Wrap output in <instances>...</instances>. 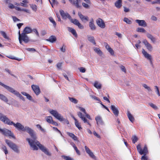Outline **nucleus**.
<instances>
[{
	"instance_id": "1",
	"label": "nucleus",
	"mask_w": 160,
	"mask_h": 160,
	"mask_svg": "<svg viewBox=\"0 0 160 160\" xmlns=\"http://www.w3.org/2000/svg\"><path fill=\"white\" fill-rule=\"evenodd\" d=\"M7 124L9 125H13L19 131H22L24 132L27 131L29 134L32 139L27 138L26 140L28 141L29 144L33 150H38V148L37 147V146L46 154L49 156H51V154L48 151V150L37 140L35 132L31 128L27 126L24 127L23 125L19 122H17L15 124L13 122L11 121L10 119Z\"/></svg>"
},
{
	"instance_id": "2",
	"label": "nucleus",
	"mask_w": 160,
	"mask_h": 160,
	"mask_svg": "<svg viewBox=\"0 0 160 160\" xmlns=\"http://www.w3.org/2000/svg\"><path fill=\"white\" fill-rule=\"evenodd\" d=\"M59 12L62 18L66 19L68 18L70 20L72 23L78 26L79 29H83L84 28V27L83 25H82L77 19H72L71 16L68 12H64L62 9L59 10Z\"/></svg>"
},
{
	"instance_id": "3",
	"label": "nucleus",
	"mask_w": 160,
	"mask_h": 160,
	"mask_svg": "<svg viewBox=\"0 0 160 160\" xmlns=\"http://www.w3.org/2000/svg\"><path fill=\"white\" fill-rule=\"evenodd\" d=\"M0 85L5 88L6 89L9 91L10 92L16 95L17 97H19L20 99L22 100L23 101H25V100L24 97L21 94H20L18 92L12 88L5 85L0 82Z\"/></svg>"
},
{
	"instance_id": "4",
	"label": "nucleus",
	"mask_w": 160,
	"mask_h": 160,
	"mask_svg": "<svg viewBox=\"0 0 160 160\" xmlns=\"http://www.w3.org/2000/svg\"><path fill=\"white\" fill-rule=\"evenodd\" d=\"M49 112L52 114L56 119L60 121H64L66 123L68 124H69V121L67 119L63 118L61 114H59L57 111L52 109L49 111Z\"/></svg>"
},
{
	"instance_id": "5",
	"label": "nucleus",
	"mask_w": 160,
	"mask_h": 160,
	"mask_svg": "<svg viewBox=\"0 0 160 160\" xmlns=\"http://www.w3.org/2000/svg\"><path fill=\"white\" fill-rule=\"evenodd\" d=\"M78 116L81 118L84 123H87L91 126V124L89 123V121L85 118V116L88 119L91 120V118L90 116L88 114L86 113V114H82L80 112H78L77 114Z\"/></svg>"
},
{
	"instance_id": "6",
	"label": "nucleus",
	"mask_w": 160,
	"mask_h": 160,
	"mask_svg": "<svg viewBox=\"0 0 160 160\" xmlns=\"http://www.w3.org/2000/svg\"><path fill=\"white\" fill-rule=\"evenodd\" d=\"M5 142L11 148L17 153H18L19 150L18 146L14 143L8 139L5 140Z\"/></svg>"
},
{
	"instance_id": "7",
	"label": "nucleus",
	"mask_w": 160,
	"mask_h": 160,
	"mask_svg": "<svg viewBox=\"0 0 160 160\" xmlns=\"http://www.w3.org/2000/svg\"><path fill=\"white\" fill-rule=\"evenodd\" d=\"M137 149L141 155H146L148 152V149L146 146H145L142 149L141 147L140 144H139L137 146Z\"/></svg>"
},
{
	"instance_id": "8",
	"label": "nucleus",
	"mask_w": 160,
	"mask_h": 160,
	"mask_svg": "<svg viewBox=\"0 0 160 160\" xmlns=\"http://www.w3.org/2000/svg\"><path fill=\"white\" fill-rule=\"evenodd\" d=\"M0 132L5 136H11L14 138H15L14 136L11 132V131L7 129H1Z\"/></svg>"
},
{
	"instance_id": "9",
	"label": "nucleus",
	"mask_w": 160,
	"mask_h": 160,
	"mask_svg": "<svg viewBox=\"0 0 160 160\" xmlns=\"http://www.w3.org/2000/svg\"><path fill=\"white\" fill-rule=\"evenodd\" d=\"M78 15L80 19L82 22L85 23L89 21L88 17L83 15L81 12H78Z\"/></svg>"
},
{
	"instance_id": "10",
	"label": "nucleus",
	"mask_w": 160,
	"mask_h": 160,
	"mask_svg": "<svg viewBox=\"0 0 160 160\" xmlns=\"http://www.w3.org/2000/svg\"><path fill=\"white\" fill-rule=\"evenodd\" d=\"M97 23L98 25L102 28L105 27V25L103 20L100 18H98L97 20Z\"/></svg>"
},
{
	"instance_id": "11",
	"label": "nucleus",
	"mask_w": 160,
	"mask_h": 160,
	"mask_svg": "<svg viewBox=\"0 0 160 160\" xmlns=\"http://www.w3.org/2000/svg\"><path fill=\"white\" fill-rule=\"evenodd\" d=\"M135 22L138 24L139 26L144 27L147 26V23L144 20L136 19Z\"/></svg>"
},
{
	"instance_id": "12",
	"label": "nucleus",
	"mask_w": 160,
	"mask_h": 160,
	"mask_svg": "<svg viewBox=\"0 0 160 160\" xmlns=\"http://www.w3.org/2000/svg\"><path fill=\"white\" fill-rule=\"evenodd\" d=\"M32 29L30 27H25L23 30V33L25 34V37L26 38H29L26 34L30 33L32 32Z\"/></svg>"
},
{
	"instance_id": "13",
	"label": "nucleus",
	"mask_w": 160,
	"mask_h": 160,
	"mask_svg": "<svg viewBox=\"0 0 160 160\" xmlns=\"http://www.w3.org/2000/svg\"><path fill=\"white\" fill-rule=\"evenodd\" d=\"M85 148L86 152L89 155L90 157L93 158H95V156L88 148L85 146Z\"/></svg>"
},
{
	"instance_id": "14",
	"label": "nucleus",
	"mask_w": 160,
	"mask_h": 160,
	"mask_svg": "<svg viewBox=\"0 0 160 160\" xmlns=\"http://www.w3.org/2000/svg\"><path fill=\"white\" fill-rule=\"evenodd\" d=\"M9 119L6 116H4L1 113H0V120L3 122L5 124H7Z\"/></svg>"
},
{
	"instance_id": "15",
	"label": "nucleus",
	"mask_w": 160,
	"mask_h": 160,
	"mask_svg": "<svg viewBox=\"0 0 160 160\" xmlns=\"http://www.w3.org/2000/svg\"><path fill=\"white\" fill-rule=\"evenodd\" d=\"M32 88L37 95H38L40 93V89L38 86L33 85L32 86Z\"/></svg>"
},
{
	"instance_id": "16",
	"label": "nucleus",
	"mask_w": 160,
	"mask_h": 160,
	"mask_svg": "<svg viewBox=\"0 0 160 160\" xmlns=\"http://www.w3.org/2000/svg\"><path fill=\"white\" fill-rule=\"evenodd\" d=\"M95 120L97 124L98 125H102L104 124V122L102 118L100 116H98L95 118Z\"/></svg>"
},
{
	"instance_id": "17",
	"label": "nucleus",
	"mask_w": 160,
	"mask_h": 160,
	"mask_svg": "<svg viewBox=\"0 0 160 160\" xmlns=\"http://www.w3.org/2000/svg\"><path fill=\"white\" fill-rule=\"evenodd\" d=\"M142 53L144 55V57L147 59L149 60L150 61L152 62V57L151 55L146 52L143 48L142 49Z\"/></svg>"
},
{
	"instance_id": "18",
	"label": "nucleus",
	"mask_w": 160,
	"mask_h": 160,
	"mask_svg": "<svg viewBox=\"0 0 160 160\" xmlns=\"http://www.w3.org/2000/svg\"><path fill=\"white\" fill-rule=\"evenodd\" d=\"M143 43L144 44L147 49L149 51H151L152 49V45L148 42L146 39H144L143 41Z\"/></svg>"
},
{
	"instance_id": "19",
	"label": "nucleus",
	"mask_w": 160,
	"mask_h": 160,
	"mask_svg": "<svg viewBox=\"0 0 160 160\" xmlns=\"http://www.w3.org/2000/svg\"><path fill=\"white\" fill-rule=\"evenodd\" d=\"M18 39L19 43L21 45H22V41H23L25 43H27L29 41V38L24 37H18Z\"/></svg>"
},
{
	"instance_id": "20",
	"label": "nucleus",
	"mask_w": 160,
	"mask_h": 160,
	"mask_svg": "<svg viewBox=\"0 0 160 160\" xmlns=\"http://www.w3.org/2000/svg\"><path fill=\"white\" fill-rule=\"evenodd\" d=\"M111 109L112 110L114 115L116 117L118 116L119 112V111L114 105H112L111 106Z\"/></svg>"
},
{
	"instance_id": "21",
	"label": "nucleus",
	"mask_w": 160,
	"mask_h": 160,
	"mask_svg": "<svg viewBox=\"0 0 160 160\" xmlns=\"http://www.w3.org/2000/svg\"><path fill=\"white\" fill-rule=\"evenodd\" d=\"M93 22V19H92L89 23V27L90 29L92 30H95L96 29V27Z\"/></svg>"
},
{
	"instance_id": "22",
	"label": "nucleus",
	"mask_w": 160,
	"mask_h": 160,
	"mask_svg": "<svg viewBox=\"0 0 160 160\" xmlns=\"http://www.w3.org/2000/svg\"><path fill=\"white\" fill-rule=\"evenodd\" d=\"M67 134L72 138L74 141H77L78 138L73 133L70 132H67Z\"/></svg>"
},
{
	"instance_id": "23",
	"label": "nucleus",
	"mask_w": 160,
	"mask_h": 160,
	"mask_svg": "<svg viewBox=\"0 0 160 160\" xmlns=\"http://www.w3.org/2000/svg\"><path fill=\"white\" fill-rule=\"evenodd\" d=\"M93 86L98 89H100L102 87V84L97 81H96L94 82Z\"/></svg>"
},
{
	"instance_id": "24",
	"label": "nucleus",
	"mask_w": 160,
	"mask_h": 160,
	"mask_svg": "<svg viewBox=\"0 0 160 160\" xmlns=\"http://www.w3.org/2000/svg\"><path fill=\"white\" fill-rule=\"evenodd\" d=\"M88 39L94 45L96 44L94 37L93 36H88Z\"/></svg>"
},
{
	"instance_id": "25",
	"label": "nucleus",
	"mask_w": 160,
	"mask_h": 160,
	"mask_svg": "<svg viewBox=\"0 0 160 160\" xmlns=\"http://www.w3.org/2000/svg\"><path fill=\"white\" fill-rule=\"evenodd\" d=\"M122 0H118L115 3V6L118 8H120L122 6Z\"/></svg>"
},
{
	"instance_id": "26",
	"label": "nucleus",
	"mask_w": 160,
	"mask_h": 160,
	"mask_svg": "<svg viewBox=\"0 0 160 160\" xmlns=\"http://www.w3.org/2000/svg\"><path fill=\"white\" fill-rule=\"evenodd\" d=\"M68 30L75 37H77V34L76 30L74 29L71 28H69Z\"/></svg>"
},
{
	"instance_id": "27",
	"label": "nucleus",
	"mask_w": 160,
	"mask_h": 160,
	"mask_svg": "<svg viewBox=\"0 0 160 160\" xmlns=\"http://www.w3.org/2000/svg\"><path fill=\"white\" fill-rule=\"evenodd\" d=\"M56 38L54 36H51L48 39H47V41H49L51 42H53L56 41Z\"/></svg>"
},
{
	"instance_id": "28",
	"label": "nucleus",
	"mask_w": 160,
	"mask_h": 160,
	"mask_svg": "<svg viewBox=\"0 0 160 160\" xmlns=\"http://www.w3.org/2000/svg\"><path fill=\"white\" fill-rule=\"evenodd\" d=\"M127 116L129 120L132 122H133L134 121V119L129 111L128 112Z\"/></svg>"
},
{
	"instance_id": "29",
	"label": "nucleus",
	"mask_w": 160,
	"mask_h": 160,
	"mask_svg": "<svg viewBox=\"0 0 160 160\" xmlns=\"http://www.w3.org/2000/svg\"><path fill=\"white\" fill-rule=\"evenodd\" d=\"M21 93L24 96H26L27 99L29 100H31L32 99V97L28 94L26 92H21Z\"/></svg>"
},
{
	"instance_id": "30",
	"label": "nucleus",
	"mask_w": 160,
	"mask_h": 160,
	"mask_svg": "<svg viewBox=\"0 0 160 160\" xmlns=\"http://www.w3.org/2000/svg\"><path fill=\"white\" fill-rule=\"evenodd\" d=\"M0 32L2 36L4 38L8 40L9 39V38L7 36L6 33L5 32L1 31Z\"/></svg>"
},
{
	"instance_id": "31",
	"label": "nucleus",
	"mask_w": 160,
	"mask_h": 160,
	"mask_svg": "<svg viewBox=\"0 0 160 160\" xmlns=\"http://www.w3.org/2000/svg\"><path fill=\"white\" fill-rule=\"evenodd\" d=\"M94 50L95 52H96L99 55L101 56L102 55V52L99 48H95L94 49Z\"/></svg>"
},
{
	"instance_id": "32",
	"label": "nucleus",
	"mask_w": 160,
	"mask_h": 160,
	"mask_svg": "<svg viewBox=\"0 0 160 160\" xmlns=\"http://www.w3.org/2000/svg\"><path fill=\"white\" fill-rule=\"evenodd\" d=\"M75 124L76 126L79 130H81L82 129V128L81 127L80 123L79 122L78 120H77V121L75 122Z\"/></svg>"
},
{
	"instance_id": "33",
	"label": "nucleus",
	"mask_w": 160,
	"mask_h": 160,
	"mask_svg": "<svg viewBox=\"0 0 160 160\" xmlns=\"http://www.w3.org/2000/svg\"><path fill=\"white\" fill-rule=\"evenodd\" d=\"M0 99L5 102H8V100L7 98L4 95L0 94Z\"/></svg>"
},
{
	"instance_id": "34",
	"label": "nucleus",
	"mask_w": 160,
	"mask_h": 160,
	"mask_svg": "<svg viewBox=\"0 0 160 160\" xmlns=\"http://www.w3.org/2000/svg\"><path fill=\"white\" fill-rule=\"evenodd\" d=\"M22 2H21L20 3L19 5H21L24 7H27V4L28 3L27 1V0H23Z\"/></svg>"
},
{
	"instance_id": "35",
	"label": "nucleus",
	"mask_w": 160,
	"mask_h": 160,
	"mask_svg": "<svg viewBox=\"0 0 160 160\" xmlns=\"http://www.w3.org/2000/svg\"><path fill=\"white\" fill-rule=\"evenodd\" d=\"M46 119L47 122L49 123H51L53 120L52 117L51 116H48L46 117Z\"/></svg>"
},
{
	"instance_id": "36",
	"label": "nucleus",
	"mask_w": 160,
	"mask_h": 160,
	"mask_svg": "<svg viewBox=\"0 0 160 160\" xmlns=\"http://www.w3.org/2000/svg\"><path fill=\"white\" fill-rule=\"evenodd\" d=\"M136 31L138 32L143 33L145 32H146V30L142 28H138L137 29Z\"/></svg>"
},
{
	"instance_id": "37",
	"label": "nucleus",
	"mask_w": 160,
	"mask_h": 160,
	"mask_svg": "<svg viewBox=\"0 0 160 160\" xmlns=\"http://www.w3.org/2000/svg\"><path fill=\"white\" fill-rule=\"evenodd\" d=\"M69 100L72 102L76 104L78 102V101L76 99L73 98L69 97L68 98Z\"/></svg>"
},
{
	"instance_id": "38",
	"label": "nucleus",
	"mask_w": 160,
	"mask_h": 160,
	"mask_svg": "<svg viewBox=\"0 0 160 160\" xmlns=\"http://www.w3.org/2000/svg\"><path fill=\"white\" fill-rule=\"evenodd\" d=\"M132 139L133 143H135L138 140V138L136 136L134 135L132 137Z\"/></svg>"
},
{
	"instance_id": "39",
	"label": "nucleus",
	"mask_w": 160,
	"mask_h": 160,
	"mask_svg": "<svg viewBox=\"0 0 160 160\" xmlns=\"http://www.w3.org/2000/svg\"><path fill=\"white\" fill-rule=\"evenodd\" d=\"M2 149L4 152L5 154L7 155L8 153V151L5 145H2Z\"/></svg>"
},
{
	"instance_id": "40",
	"label": "nucleus",
	"mask_w": 160,
	"mask_h": 160,
	"mask_svg": "<svg viewBox=\"0 0 160 160\" xmlns=\"http://www.w3.org/2000/svg\"><path fill=\"white\" fill-rule=\"evenodd\" d=\"M50 21L53 24L54 27H56V23L55 21L53 19L52 17H50L49 18Z\"/></svg>"
},
{
	"instance_id": "41",
	"label": "nucleus",
	"mask_w": 160,
	"mask_h": 160,
	"mask_svg": "<svg viewBox=\"0 0 160 160\" xmlns=\"http://www.w3.org/2000/svg\"><path fill=\"white\" fill-rule=\"evenodd\" d=\"M51 1L49 0L50 3L52 5V7H53V4H56L57 5L58 4V2L56 0H51Z\"/></svg>"
},
{
	"instance_id": "42",
	"label": "nucleus",
	"mask_w": 160,
	"mask_h": 160,
	"mask_svg": "<svg viewBox=\"0 0 160 160\" xmlns=\"http://www.w3.org/2000/svg\"><path fill=\"white\" fill-rule=\"evenodd\" d=\"M30 7L34 11L36 12L37 10V6L36 5L32 4L30 5Z\"/></svg>"
},
{
	"instance_id": "43",
	"label": "nucleus",
	"mask_w": 160,
	"mask_h": 160,
	"mask_svg": "<svg viewBox=\"0 0 160 160\" xmlns=\"http://www.w3.org/2000/svg\"><path fill=\"white\" fill-rule=\"evenodd\" d=\"M124 21L126 23L128 24H131L132 23V21L131 20L129 19L128 18H125L123 19Z\"/></svg>"
},
{
	"instance_id": "44",
	"label": "nucleus",
	"mask_w": 160,
	"mask_h": 160,
	"mask_svg": "<svg viewBox=\"0 0 160 160\" xmlns=\"http://www.w3.org/2000/svg\"><path fill=\"white\" fill-rule=\"evenodd\" d=\"M62 157L65 160H73V159L72 158L69 156H62Z\"/></svg>"
},
{
	"instance_id": "45",
	"label": "nucleus",
	"mask_w": 160,
	"mask_h": 160,
	"mask_svg": "<svg viewBox=\"0 0 160 160\" xmlns=\"http://www.w3.org/2000/svg\"><path fill=\"white\" fill-rule=\"evenodd\" d=\"M155 89H156V92L157 94L158 95V96H160V93L159 90V88L158 86H154Z\"/></svg>"
},
{
	"instance_id": "46",
	"label": "nucleus",
	"mask_w": 160,
	"mask_h": 160,
	"mask_svg": "<svg viewBox=\"0 0 160 160\" xmlns=\"http://www.w3.org/2000/svg\"><path fill=\"white\" fill-rule=\"evenodd\" d=\"M142 86L145 88L147 89L148 91H152V90L146 84H143Z\"/></svg>"
},
{
	"instance_id": "47",
	"label": "nucleus",
	"mask_w": 160,
	"mask_h": 160,
	"mask_svg": "<svg viewBox=\"0 0 160 160\" xmlns=\"http://www.w3.org/2000/svg\"><path fill=\"white\" fill-rule=\"evenodd\" d=\"M149 105L152 108L155 109H157L158 108L153 103H149Z\"/></svg>"
},
{
	"instance_id": "48",
	"label": "nucleus",
	"mask_w": 160,
	"mask_h": 160,
	"mask_svg": "<svg viewBox=\"0 0 160 160\" xmlns=\"http://www.w3.org/2000/svg\"><path fill=\"white\" fill-rule=\"evenodd\" d=\"M80 0H76L75 2V6L78 8H80V6L79 5V2H80Z\"/></svg>"
},
{
	"instance_id": "49",
	"label": "nucleus",
	"mask_w": 160,
	"mask_h": 160,
	"mask_svg": "<svg viewBox=\"0 0 160 160\" xmlns=\"http://www.w3.org/2000/svg\"><path fill=\"white\" fill-rule=\"evenodd\" d=\"M7 57L8 58H9L10 59H12L16 60H17L18 61H20V59H18L17 58H16L10 55L9 56H8Z\"/></svg>"
},
{
	"instance_id": "50",
	"label": "nucleus",
	"mask_w": 160,
	"mask_h": 160,
	"mask_svg": "<svg viewBox=\"0 0 160 160\" xmlns=\"http://www.w3.org/2000/svg\"><path fill=\"white\" fill-rule=\"evenodd\" d=\"M32 32H34L36 34V35H37V36L38 37H39L38 32V31L36 29L34 28L33 29H32Z\"/></svg>"
},
{
	"instance_id": "51",
	"label": "nucleus",
	"mask_w": 160,
	"mask_h": 160,
	"mask_svg": "<svg viewBox=\"0 0 160 160\" xmlns=\"http://www.w3.org/2000/svg\"><path fill=\"white\" fill-rule=\"evenodd\" d=\"M82 5L83 7L86 8H89V6L88 4H86L84 2L82 3Z\"/></svg>"
},
{
	"instance_id": "52",
	"label": "nucleus",
	"mask_w": 160,
	"mask_h": 160,
	"mask_svg": "<svg viewBox=\"0 0 160 160\" xmlns=\"http://www.w3.org/2000/svg\"><path fill=\"white\" fill-rule=\"evenodd\" d=\"M108 51L110 52L111 54L112 55H114V52L113 49L111 48H110L108 50Z\"/></svg>"
},
{
	"instance_id": "53",
	"label": "nucleus",
	"mask_w": 160,
	"mask_h": 160,
	"mask_svg": "<svg viewBox=\"0 0 160 160\" xmlns=\"http://www.w3.org/2000/svg\"><path fill=\"white\" fill-rule=\"evenodd\" d=\"M66 47L64 45H63L62 47L60 48V50L63 52L66 51Z\"/></svg>"
},
{
	"instance_id": "54",
	"label": "nucleus",
	"mask_w": 160,
	"mask_h": 160,
	"mask_svg": "<svg viewBox=\"0 0 160 160\" xmlns=\"http://www.w3.org/2000/svg\"><path fill=\"white\" fill-rule=\"evenodd\" d=\"M92 98H93L95 100H96L98 101L99 102H101V101L100 99L99 98H98L95 96H92Z\"/></svg>"
},
{
	"instance_id": "55",
	"label": "nucleus",
	"mask_w": 160,
	"mask_h": 160,
	"mask_svg": "<svg viewBox=\"0 0 160 160\" xmlns=\"http://www.w3.org/2000/svg\"><path fill=\"white\" fill-rule=\"evenodd\" d=\"M18 34H19V37H21V38L22 37H24L25 36V34L23 32L21 34L20 31H19Z\"/></svg>"
},
{
	"instance_id": "56",
	"label": "nucleus",
	"mask_w": 160,
	"mask_h": 160,
	"mask_svg": "<svg viewBox=\"0 0 160 160\" xmlns=\"http://www.w3.org/2000/svg\"><path fill=\"white\" fill-rule=\"evenodd\" d=\"M36 127L40 129L41 131L42 132L44 131V130L42 128L40 124H37Z\"/></svg>"
},
{
	"instance_id": "57",
	"label": "nucleus",
	"mask_w": 160,
	"mask_h": 160,
	"mask_svg": "<svg viewBox=\"0 0 160 160\" xmlns=\"http://www.w3.org/2000/svg\"><path fill=\"white\" fill-rule=\"evenodd\" d=\"M120 68L121 69L122 71L124 72L125 73H126V70L125 67L124 66L121 65V66H120Z\"/></svg>"
},
{
	"instance_id": "58",
	"label": "nucleus",
	"mask_w": 160,
	"mask_h": 160,
	"mask_svg": "<svg viewBox=\"0 0 160 160\" xmlns=\"http://www.w3.org/2000/svg\"><path fill=\"white\" fill-rule=\"evenodd\" d=\"M80 71L84 73L86 71L85 69L83 67H81L79 68Z\"/></svg>"
},
{
	"instance_id": "59",
	"label": "nucleus",
	"mask_w": 160,
	"mask_h": 160,
	"mask_svg": "<svg viewBox=\"0 0 160 160\" xmlns=\"http://www.w3.org/2000/svg\"><path fill=\"white\" fill-rule=\"evenodd\" d=\"M79 109L82 112L84 113V114H86V112L85 109L84 108L81 107H79Z\"/></svg>"
},
{
	"instance_id": "60",
	"label": "nucleus",
	"mask_w": 160,
	"mask_h": 160,
	"mask_svg": "<svg viewBox=\"0 0 160 160\" xmlns=\"http://www.w3.org/2000/svg\"><path fill=\"white\" fill-rule=\"evenodd\" d=\"M75 150L76 153H77V154L78 155H80V151H79L78 149L77 148V147H75L74 146V148Z\"/></svg>"
},
{
	"instance_id": "61",
	"label": "nucleus",
	"mask_w": 160,
	"mask_h": 160,
	"mask_svg": "<svg viewBox=\"0 0 160 160\" xmlns=\"http://www.w3.org/2000/svg\"><path fill=\"white\" fill-rule=\"evenodd\" d=\"M141 160H148V157L146 155H143L142 157Z\"/></svg>"
},
{
	"instance_id": "62",
	"label": "nucleus",
	"mask_w": 160,
	"mask_h": 160,
	"mask_svg": "<svg viewBox=\"0 0 160 160\" xmlns=\"http://www.w3.org/2000/svg\"><path fill=\"white\" fill-rule=\"evenodd\" d=\"M12 18L14 22H16L17 21H20V20L15 16H12Z\"/></svg>"
},
{
	"instance_id": "63",
	"label": "nucleus",
	"mask_w": 160,
	"mask_h": 160,
	"mask_svg": "<svg viewBox=\"0 0 160 160\" xmlns=\"http://www.w3.org/2000/svg\"><path fill=\"white\" fill-rule=\"evenodd\" d=\"M104 45L106 48L107 49V50L108 49H109L110 48H111L108 45V44L106 43V42H104Z\"/></svg>"
},
{
	"instance_id": "64",
	"label": "nucleus",
	"mask_w": 160,
	"mask_h": 160,
	"mask_svg": "<svg viewBox=\"0 0 160 160\" xmlns=\"http://www.w3.org/2000/svg\"><path fill=\"white\" fill-rule=\"evenodd\" d=\"M62 62H60L58 63L57 65V67L58 68L60 69L62 66Z\"/></svg>"
}]
</instances>
